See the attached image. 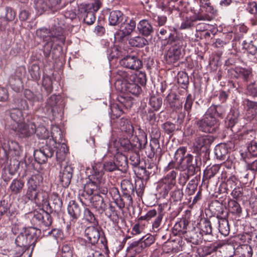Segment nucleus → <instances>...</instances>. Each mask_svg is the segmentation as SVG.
<instances>
[{"mask_svg": "<svg viewBox=\"0 0 257 257\" xmlns=\"http://www.w3.org/2000/svg\"><path fill=\"white\" fill-rule=\"evenodd\" d=\"M177 96L175 93H170L166 97L165 101L168 105L174 111H177L182 108V103L176 104Z\"/></svg>", "mask_w": 257, "mask_h": 257, "instance_id": "obj_37", "label": "nucleus"}, {"mask_svg": "<svg viewBox=\"0 0 257 257\" xmlns=\"http://www.w3.org/2000/svg\"><path fill=\"white\" fill-rule=\"evenodd\" d=\"M92 178L99 180L103 177L104 171L112 172L117 170V167L113 161L110 160L105 162L103 164L101 163L95 164L92 166Z\"/></svg>", "mask_w": 257, "mask_h": 257, "instance_id": "obj_10", "label": "nucleus"}, {"mask_svg": "<svg viewBox=\"0 0 257 257\" xmlns=\"http://www.w3.org/2000/svg\"><path fill=\"white\" fill-rule=\"evenodd\" d=\"M136 151H131L132 154L130 156L131 163L134 167L137 166L140 163V155Z\"/></svg>", "mask_w": 257, "mask_h": 257, "instance_id": "obj_64", "label": "nucleus"}, {"mask_svg": "<svg viewBox=\"0 0 257 257\" xmlns=\"http://www.w3.org/2000/svg\"><path fill=\"white\" fill-rule=\"evenodd\" d=\"M137 30L143 36L148 37L154 32V28L151 23L147 19L141 20L137 25Z\"/></svg>", "mask_w": 257, "mask_h": 257, "instance_id": "obj_24", "label": "nucleus"}, {"mask_svg": "<svg viewBox=\"0 0 257 257\" xmlns=\"http://www.w3.org/2000/svg\"><path fill=\"white\" fill-rule=\"evenodd\" d=\"M24 94L25 97L31 103L32 105L38 103V105L43 101L42 95L39 92L34 93L29 89H26L24 91Z\"/></svg>", "mask_w": 257, "mask_h": 257, "instance_id": "obj_33", "label": "nucleus"}, {"mask_svg": "<svg viewBox=\"0 0 257 257\" xmlns=\"http://www.w3.org/2000/svg\"><path fill=\"white\" fill-rule=\"evenodd\" d=\"M119 127L121 132L125 133L128 136H132L134 127L131 121L126 118L122 117L119 121Z\"/></svg>", "mask_w": 257, "mask_h": 257, "instance_id": "obj_34", "label": "nucleus"}, {"mask_svg": "<svg viewBox=\"0 0 257 257\" xmlns=\"http://www.w3.org/2000/svg\"><path fill=\"white\" fill-rule=\"evenodd\" d=\"M26 69L25 66H21L16 68L14 73V78L12 77L10 79V83H12L13 80L20 82L21 80L25 77Z\"/></svg>", "mask_w": 257, "mask_h": 257, "instance_id": "obj_46", "label": "nucleus"}, {"mask_svg": "<svg viewBox=\"0 0 257 257\" xmlns=\"http://www.w3.org/2000/svg\"><path fill=\"white\" fill-rule=\"evenodd\" d=\"M29 72L32 78L34 80H37L40 77V71L39 66L35 64H33L32 65L30 70Z\"/></svg>", "mask_w": 257, "mask_h": 257, "instance_id": "obj_61", "label": "nucleus"}, {"mask_svg": "<svg viewBox=\"0 0 257 257\" xmlns=\"http://www.w3.org/2000/svg\"><path fill=\"white\" fill-rule=\"evenodd\" d=\"M36 136L40 139L46 140L49 138V133L47 128L43 126H38L37 127L35 125V133Z\"/></svg>", "mask_w": 257, "mask_h": 257, "instance_id": "obj_49", "label": "nucleus"}, {"mask_svg": "<svg viewBox=\"0 0 257 257\" xmlns=\"http://www.w3.org/2000/svg\"><path fill=\"white\" fill-rule=\"evenodd\" d=\"M200 7L202 9H204L206 12L215 15L216 10L211 6L209 0H200Z\"/></svg>", "mask_w": 257, "mask_h": 257, "instance_id": "obj_55", "label": "nucleus"}, {"mask_svg": "<svg viewBox=\"0 0 257 257\" xmlns=\"http://www.w3.org/2000/svg\"><path fill=\"white\" fill-rule=\"evenodd\" d=\"M72 252V247L71 245L67 244H63L61 248V256L73 257Z\"/></svg>", "mask_w": 257, "mask_h": 257, "instance_id": "obj_63", "label": "nucleus"}, {"mask_svg": "<svg viewBox=\"0 0 257 257\" xmlns=\"http://www.w3.org/2000/svg\"><path fill=\"white\" fill-rule=\"evenodd\" d=\"M84 216L86 220L90 223H93L94 225L98 224L94 215L89 209L86 208L84 210Z\"/></svg>", "mask_w": 257, "mask_h": 257, "instance_id": "obj_62", "label": "nucleus"}, {"mask_svg": "<svg viewBox=\"0 0 257 257\" xmlns=\"http://www.w3.org/2000/svg\"><path fill=\"white\" fill-rule=\"evenodd\" d=\"M140 241L141 250H143L152 244L155 241V238L151 234H147L140 238Z\"/></svg>", "mask_w": 257, "mask_h": 257, "instance_id": "obj_52", "label": "nucleus"}, {"mask_svg": "<svg viewBox=\"0 0 257 257\" xmlns=\"http://www.w3.org/2000/svg\"><path fill=\"white\" fill-rule=\"evenodd\" d=\"M135 139L137 140L136 144H132L131 143L130 141L126 139H120L119 142L115 141L114 142V149L112 148L111 146L109 150L110 149L112 150H114L115 149L117 150V152H118V145L120 144V150L121 149H123L124 151H135V150H138L140 149L142 147V145L139 142V139L137 137H135Z\"/></svg>", "mask_w": 257, "mask_h": 257, "instance_id": "obj_15", "label": "nucleus"}, {"mask_svg": "<svg viewBox=\"0 0 257 257\" xmlns=\"http://www.w3.org/2000/svg\"><path fill=\"white\" fill-rule=\"evenodd\" d=\"M61 0H34L35 8L38 15L49 10L58 8Z\"/></svg>", "mask_w": 257, "mask_h": 257, "instance_id": "obj_12", "label": "nucleus"}, {"mask_svg": "<svg viewBox=\"0 0 257 257\" xmlns=\"http://www.w3.org/2000/svg\"><path fill=\"white\" fill-rule=\"evenodd\" d=\"M124 19V16L120 11H112L109 15L108 21L110 25L116 26L121 24Z\"/></svg>", "mask_w": 257, "mask_h": 257, "instance_id": "obj_32", "label": "nucleus"}, {"mask_svg": "<svg viewBox=\"0 0 257 257\" xmlns=\"http://www.w3.org/2000/svg\"><path fill=\"white\" fill-rule=\"evenodd\" d=\"M43 178L40 174L32 175L27 180V186L39 189L43 183Z\"/></svg>", "mask_w": 257, "mask_h": 257, "instance_id": "obj_36", "label": "nucleus"}, {"mask_svg": "<svg viewBox=\"0 0 257 257\" xmlns=\"http://www.w3.org/2000/svg\"><path fill=\"white\" fill-rule=\"evenodd\" d=\"M137 75L119 70L117 72L115 82L117 90L123 93H131L137 96L142 92L141 87L136 83Z\"/></svg>", "mask_w": 257, "mask_h": 257, "instance_id": "obj_3", "label": "nucleus"}, {"mask_svg": "<svg viewBox=\"0 0 257 257\" xmlns=\"http://www.w3.org/2000/svg\"><path fill=\"white\" fill-rule=\"evenodd\" d=\"M121 188L123 192H135V189L131 181L124 179L122 180L121 184Z\"/></svg>", "mask_w": 257, "mask_h": 257, "instance_id": "obj_56", "label": "nucleus"}, {"mask_svg": "<svg viewBox=\"0 0 257 257\" xmlns=\"http://www.w3.org/2000/svg\"><path fill=\"white\" fill-rule=\"evenodd\" d=\"M136 27V22L133 19L131 20L128 22H123L120 27V32L122 33L121 37L123 38L130 35L135 30Z\"/></svg>", "mask_w": 257, "mask_h": 257, "instance_id": "obj_38", "label": "nucleus"}, {"mask_svg": "<svg viewBox=\"0 0 257 257\" xmlns=\"http://www.w3.org/2000/svg\"><path fill=\"white\" fill-rule=\"evenodd\" d=\"M177 175L176 171L171 170L158 182L156 189L163 197L167 196L169 191L175 186Z\"/></svg>", "mask_w": 257, "mask_h": 257, "instance_id": "obj_7", "label": "nucleus"}, {"mask_svg": "<svg viewBox=\"0 0 257 257\" xmlns=\"http://www.w3.org/2000/svg\"><path fill=\"white\" fill-rule=\"evenodd\" d=\"M219 169L220 167L217 165L206 168L204 171L203 177L206 179L213 177L218 172Z\"/></svg>", "mask_w": 257, "mask_h": 257, "instance_id": "obj_50", "label": "nucleus"}, {"mask_svg": "<svg viewBox=\"0 0 257 257\" xmlns=\"http://www.w3.org/2000/svg\"><path fill=\"white\" fill-rule=\"evenodd\" d=\"M147 225L146 222H141L138 220V223L133 227V233L135 235L140 234L143 232Z\"/></svg>", "mask_w": 257, "mask_h": 257, "instance_id": "obj_57", "label": "nucleus"}, {"mask_svg": "<svg viewBox=\"0 0 257 257\" xmlns=\"http://www.w3.org/2000/svg\"><path fill=\"white\" fill-rule=\"evenodd\" d=\"M12 129L17 132L22 137H27L34 134L35 124L34 122L26 124L23 122L20 125L13 126Z\"/></svg>", "mask_w": 257, "mask_h": 257, "instance_id": "obj_21", "label": "nucleus"}, {"mask_svg": "<svg viewBox=\"0 0 257 257\" xmlns=\"http://www.w3.org/2000/svg\"><path fill=\"white\" fill-rule=\"evenodd\" d=\"M9 115L11 119L13 121L14 126L20 125L24 122V117L22 110L20 109L11 108L9 110Z\"/></svg>", "mask_w": 257, "mask_h": 257, "instance_id": "obj_31", "label": "nucleus"}, {"mask_svg": "<svg viewBox=\"0 0 257 257\" xmlns=\"http://www.w3.org/2000/svg\"><path fill=\"white\" fill-rule=\"evenodd\" d=\"M195 22L194 18L193 16L187 17L182 22L180 29H188L191 28L194 26V23Z\"/></svg>", "mask_w": 257, "mask_h": 257, "instance_id": "obj_59", "label": "nucleus"}, {"mask_svg": "<svg viewBox=\"0 0 257 257\" xmlns=\"http://www.w3.org/2000/svg\"><path fill=\"white\" fill-rule=\"evenodd\" d=\"M162 127L165 133L169 135H172L176 130L175 124L170 121L164 123Z\"/></svg>", "mask_w": 257, "mask_h": 257, "instance_id": "obj_60", "label": "nucleus"}, {"mask_svg": "<svg viewBox=\"0 0 257 257\" xmlns=\"http://www.w3.org/2000/svg\"><path fill=\"white\" fill-rule=\"evenodd\" d=\"M129 44L133 46L138 48H143L149 44L148 40L143 36H136L129 40Z\"/></svg>", "mask_w": 257, "mask_h": 257, "instance_id": "obj_42", "label": "nucleus"}, {"mask_svg": "<svg viewBox=\"0 0 257 257\" xmlns=\"http://www.w3.org/2000/svg\"><path fill=\"white\" fill-rule=\"evenodd\" d=\"M118 103L113 104L111 106L112 115L111 117H117L123 112V108L128 109L132 107L133 102L131 97L126 93L120 94L117 97Z\"/></svg>", "mask_w": 257, "mask_h": 257, "instance_id": "obj_9", "label": "nucleus"}, {"mask_svg": "<svg viewBox=\"0 0 257 257\" xmlns=\"http://www.w3.org/2000/svg\"><path fill=\"white\" fill-rule=\"evenodd\" d=\"M89 7V5H82L79 8V11L83 17L84 22L88 25H91L95 22L96 17L93 11H88Z\"/></svg>", "mask_w": 257, "mask_h": 257, "instance_id": "obj_27", "label": "nucleus"}, {"mask_svg": "<svg viewBox=\"0 0 257 257\" xmlns=\"http://www.w3.org/2000/svg\"><path fill=\"white\" fill-rule=\"evenodd\" d=\"M51 137L55 144L63 141L61 130L58 126L56 125L52 126L51 128Z\"/></svg>", "mask_w": 257, "mask_h": 257, "instance_id": "obj_45", "label": "nucleus"}, {"mask_svg": "<svg viewBox=\"0 0 257 257\" xmlns=\"http://www.w3.org/2000/svg\"><path fill=\"white\" fill-rule=\"evenodd\" d=\"M149 104L155 111H158L162 106V99L160 97L151 96L150 98Z\"/></svg>", "mask_w": 257, "mask_h": 257, "instance_id": "obj_53", "label": "nucleus"}, {"mask_svg": "<svg viewBox=\"0 0 257 257\" xmlns=\"http://www.w3.org/2000/svg\"><path fill=\"white\" fill-rule=\"evenodd\" d=\"M231 75L235 78L241 79L247 82L252 76V69L250 68L235 67L229 70Z\"/></svg>", "mask_w": 257, "mask_h": 257, "instance_id": "obj_18", "label": "nucleus"}, {"mask_svg": "<svg viewBox=\"0 0 257 257\" xmlns=\"http://www.w3.org/2000/svg\"><path fill=\"white\" fill-rule=\"evenodd\" d=\"M188 221L186 219L181 220L176 222L173 226V233L175 235H180L184 237L185 234L187 232Z\"/></svg>", "mask_w": 257, "mask_h": 257, "instance_id": "obj_30", "label": "nucleus"}, {"mask_svg": "<svg viewBox=\"0 0 257 257\" xmlns=\"http://www.w3.org/2000/svg\"><path fill=\"white\" fill-rule=\"evenodd\" d=\"M64 25L62 23L55 24L51 30L41 28L36 31L37 35L45 42L43 52L45 57H48L51 53L53 44L57 45L64 44L65 37L64 35Z\"/></svg>", "mask_w": 257, "mask_h": 257, "instance_id": "obj_1", "label": "nucleus"}, {"mask_svg": "<svg viewBox=\"0 0 257 257\" xmlns=\"http://www.w3.org/2000/svg\"><path fill=\"white\" fill-rule=\"evenodd\" d=\"M140 112L144 120L153 122L156 120V114L153 110L147 107L146 103L142 104L140 108Z\"/></svg>", "mask_w": 257, "mask_h": 257, "instance_id": "obj_29", "label": "nucleus"}, {"mask_svg": "<svg viewBox=\"0 0 257 257\" xmlns=\"http://www.w3.org/2000/svg\"><path fill=\"white\" fill-rule=\"evenodd\" d=\"M134 172L138 178L143 180L148 179L150 177V175L152 174V171L147 170L146 168L137 166L135 167Z\"/></svg>", "mask_w": 257, "mask_h": 257, "instance_id": "obj_47", "label": "nucleus"}, {"mask_svg": "<svg viewBox=\"0 0 257 257\" xmlns=\"http://www.w3.org/2000/svg\"><path fill=\"white\" fill-rule=\"evenodd\" d=\"M35 227L24 228L15 239L16 254L22 255L25 251L32 247L33 249L37 239V232Z\"/></svg>", "mask_w": 257, "mask_h": 257, "instance_id": "obj_5", "label": "nucleus"}, {"mask_svg": "<svg viewBox=\"0 0 257 257\" xmlns=\"http://www.w3.org/2000/svg\"><path fill=\"white\" fill-rule=\"evenodd\" d=\"M245 111V115L249 120H252L257 116V102L244 98L242 101Z\"/></svg>", "mask_w": 257, "mask_h": 257, "instance_id": "obj_19", "label": "nucleus"}, {"mask_svg": "<svg viewBox=\"0 0 257 257\" xmlns=\"http://www.w3.org/2000/svg\"><path fill=\"white\" fill-rule=\"evenodd\" d=\"M163 218V214L160 213L156 217L154 221L152 222L151 231L157 232L160 229V227L161 225L162 219Z\"/></svg>", "mask_w": 257, "mask_h": 257, "instance_id": "obj_54", "label": "nucleus"}, {"mask_svg": "<svg viewBox=\"0 0 257 257\" xmlns=\"http://www.w3.org/2000/svg\"><path fill=\"white\" fill-rule=\"evenodd\" d=\"M73 173V169L70 165L67 163L61 165L59 177L60 181L64 187H67L69 185Z\"/></svg>", "mask_w": 257, "mask_h": 257, "instance_id": "obj_14", "label": "nucleus"}, {"mask_svg": "<svg viewBox=\"0 0 257 257\" xmlns=\"http://www.w3.org/2000/svg\"><path fill=\"white\" fill-rule=\"evenodd\" d=\"M186 154V148L182 147L178 148L174 156V159L177 163L176 169L183 171L187 170V174L180 179V183L184 184L189 179L190 176H193L198 169L197 159L190 154Z\"/></svg>", "mask_w": 257, "mask_h": 257, "instance_id": "obj_2", "label": "nucleus"}, {"mask_svg": "<svg viewBox=\"0 0 257 257\" xmlns=\"http://www.w3.org/2000/svg\"><path fill=\"white\" fill-rule=\"evenodd\" d=\"M218 223L219 232L224 236H227L229 233L228 220L224 218H221L218 220Z\"/></svg>", "mask_w": 257, "mask_h": 257, "instance_id": "obj_48", "label": "nucleus"}, {"mask_svg": "<svg viewBox=\"0 0 257 257\" xmlns=\"http://www.w3.org/2000/svg\"><path fill=\"white\" fill-rule=\"evenodd\" d=\"M105 215L113 223H116L118 221V215L115 207L111 205H109L108 210L105 213Z\"/></svg>", "mask_w": 257, "mask_h": 257, "instance_id": "obj_51", "label": "nucleus"}, {"mask_svg": "<svg viewBox=\"0 0 257 257\" xmlns=\"http://www.w3.org/2000/svg\"><path fill=\"white\" fill-rule=\"evenodd\" d=\"M56 145V147L57 149L56 152V158L58 161H63L65 159L68 151L67 147L64 140L62 141L61 142L57 143Z\"/></svg>", "mask_w": 257, "mask_h": 257, "instance_id": "obj_35", "label": "nucleus"}, {"mask_svg": "<svg viewBox=\"0 0 257 257\" xmlns=\"http://www.w3.org/2000/svg\"><path fill=\"white\" fill-rule=\"evenodd\" d=\"M228 148L225 144H219L215 147L214 153L217 158L224 160L228 154Z\"/></svg>", "mask_w": 257, "mask_h": 257, "instance_id": "obj_41", "label": "nucleus"}, {"mask_svg": "<svg viewBox=\"0 0 257 257\" xmlns=\"http://www.w3.org/2000/svg\"><path fill=\"white\" fill-rule=\"evenodd\" d=\"M214 140V138L212 136L199 135L195 139L194 145L198 149H201L203 147L207 148L212 144Z\"/></svg>", "mask_w": 257, "mask_h": 257, "instance_id": "obj_28", "label": "nucleus"}, {"mask_svg": "<svg viewBox=\"0 0 257 257\" xmlns=\"http://www.w3.org/2000/svg\"><path fill=\"white\" fill-rule=\"evenodd\" d=\"M54 152L53 149L49 146L46 145L39 150H36L34 152L35 160L39 164L46 162L48 158H51Z\"/></svg>", "mask_w": 257, "mask_h": 257, "instance_id": "obj_16", "label": "nucleus"}, {"mask_svg": "<svg viewBox=\"0 0 257 257\" xmlns=\"http://www.w3.org/2000/svg\"><path fill=\"white\" fill-rule=\"evenodd\" d=\"M228 210L233 215L240 216L242 209L240 204L235 200L231 199L228 201Z\"/></svg>", "mask_w": 257, "mask_h": 257, "instance_id": "obj_43", "label": "nucleus"}, {"mask_svg": "<svg viewBox=\"0 0 257 257\" xmlns=\"http://www.w3.org/2000/svg\"><path fill=\"white\" fill-rule=\"evenodd\" d=\"M120 65L125 68L138 70L143 66L142 61L134 56H126L120 61Z\"/></svg>", "mask_w": 257, "mask_h": 257, "instance_id": "obj_17", "label": "nucleus"}, {"mask_svg": "<svg viewBox=\"0 0 257 257\" xmlns=\"http://www.w3.org/2000/svg\"><path fill=\"white\" fill-rule=\"evenodd\" d=\"M15 107L13 108L20 109V110H27L29 108V105L27 101L20 96H15L12 101Z\"/></svg>", "mask_w": 257, "mask_h": 257, "instance_id": "obj_44", "label": "nucleus"}, {"mask_svg": "<svg viewBox=\"0 0 257 257\" xmlns=\"http://www.w3.org/2000/svg\"><path fill=\"white\" fill-rule=\"evenodd\" d=\"M92 206L100 214L104 212L107 205L105 203L103 198L99 194H94L89 198Z\"/></svg>", "mask_w": 257, "mask_h": 257, "instance_id": "obj_25", "label": "nucleus"}, {"mask_svg": "<svg viewBox=\"0 0 257 257\" xmlns=\"http://www.w3.org/2000/svg\"><path fill=\"white\" fill-rule=\"evenodd\" d=\"M184 237L187 241L194 244H198L202 242L203 239H204L203 235L197 227H194L191 230H188Z\"/></svg>", "mask_w": 257, "mask_h": 257, "instance_id": "obj_22", "label": "nucleus"}, {"mask_svg": "<svg viewBox=\"0 0 257 257\" xmlns=\"http://www.w3.org/2000/svg\"><path fill=\"white\" fill-rule=\"evenodd\" d=\"M33 214L32 221L34 224L45 227H48L51 225L52 222L51 216L44 210L35 211Z\"/></svg>", "mask_w": 257, "mask_h": 257, "instance_id": "obj_13", "label": "nucleus"}, {"mask_svg": "<svg viewBox=\"0 0 257 257\" xmlns=\"http://www.w3.org/2000/svg\"><path fill=\"white\" fill-rule=\"evenodd\" d=\"M25 199L35 203L37 205L43 207L49 206V195L47 192L27 186L24 196Z\"/></svg>", "mask_w": 257, "mask_h": 257, "instance_id": "obj_8", "label": "nucleus"}, {"mask_svg": "<svg viewBox=\"0 0 257 257\" xmlns=\"http://www.w3.org/2000/svg\"><path fill=\"white\" fill-rule=\"evenodd\" d=\"M109 151L112 152V154H116L114 156L116 158L117 170H120L122 172H126L128 168L127 157L120 152H117V149L112 150L111 149L108 150Z\"/></svg>", "mask_w": 257, "mask_h": 257, "instance_id": "obj_26", "label": "nucleus"}, {"mask_svg": "<svg viewBox=\"0 0 257 257\" xmlns=\"http://www.w3.org/2000/svg\"><path fill=\"white\" fill-rule=\"evenodd\" d=\"M25 182L21 179H14L12 181L9 189L11 192L15 195L21 192L24 186Z\"/></svg>", "mask_w": 257, "mask_h": 257, "instance_id": "obj_39", "label": "nucleus"}, {"mask_svg": "<svg viewBox=\"0 0 257 257\" xmlns=\"http://www.w3.org/2000/svg\"><path fill=\"white\" fill-rule=\"evenodd\" d=\"M194 100V98L191 94H187L185 102L184 105V110L187 112L188 116L190 115V113L192 109V105Z\"/></svg>", "mask_w": 257, "mask_h": 257, "instance_id": "obj_58", "label": "nucleus"}, {"mask_svg": "<svg viewBox=\"0 0 257 257\" xmlns=\"http://www.w3.org/2000/svg\"><path fill=\"white\" fill-rule=\"evenodd\" d=\"M90 181L87 182L84 186V191L82 193L81 196L82 197H85L86 199L87 197L89 198H90V197L91 195L94 194H98V181H96V180H91V178H90Z\"/></svg>", "mask_w": 257, "mask_h": 257, "instance_id": "obj_23", "label": "nucleus"}, {"mask_svg": "<svg viewBox=\"0 0 257 257\" xmlns=\"http://www.w3.org/2000/svg\"><path fill=\"white\" fill-rule=\"evenodd\" d=\"M197 228L203 235V237L208 236L209 238H204V240L211 241L213 238L212 227L211 222L206 218L201 219Z\"/></svg>", "mask_w": 257, "mask_h": 257, "instance_id": "obj_20", "label": "nucleus"}, {"mask_svg": "<svg viewBox=\"0 0 257 257\" xmlns=\"http://www.w3.org/2000/svg\"><path fill=\"white\" fill-rule=\"evenodd\" d=\"M163 44L164 46L171 45L165 55L166 60L168 63H174L183 56L186 43L182 37L170 33L168 38L163 40Z\"/></svg>", "mask_w": 257, "mask_h": 257, "instance_id": "obj_4", "label": "nucleus"}, {"mask_svg": "<svg viewBox=\"0 0 257 257\" xmlns=\"http://www.w3.org/2000/svg\"><path fill=\"white\" fill-rule=\"evenodd\" d=\"M216 106H211L203 117L196 122L199 130L205 133L216 132L219 126V120L216 117Z\"/></svg>", "mask_w": 257, "mask_h": 257, "instance_id": "obj_6", "label": "nucleus"}, {"mask_svg": "<svg viewBox=\"0 0 257 257\" xmlns=\"http://www.w3.org/2000/svg\"><path fill=\"white\" fill-rule=\"evenodd\" d=\"M84 236L85 239L78 238L77 241L82 244L84 242L85 243V245L87 243L95 245L98 242L100 238L99 227L94 225L87 227L84 230Z\"/></svg>", "mask_w": 257, "mask_h": 257, "instance_id": "obj_11", "label": "nucleus"}, {"mask_svg": "<svg viewBox=\"0 0 257 257\" xmlns=\"http://www.w3.org/2000/svg\"><path fill=\"white\" fill-rule=\"evenodd\" d=\"M67 210L68 214L73 219H76L80 216V208L79 206L73 201L69 203L68 205Z\"/></svg>", "mask_w": 257, "mask_h": 257, "instance_id": "obj_40", "label": "nucleus"}]
</instances>
